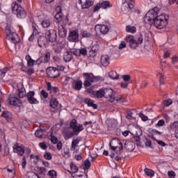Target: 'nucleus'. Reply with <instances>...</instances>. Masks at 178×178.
<instances>
[{
    "label": "nucleus",
    "mask_w": 178,
    "mask_h": 178,
    "mask_svg": "<svg viewBox=\"0 0 178 178\" xmlns=\"http://www.w3.org/2000/svg\"><path fill=\"white\" fill-rule=\"evenodd\" d=\"M34 63H35V60H33V58L27 61V65L29 67H33V66H34Z\"/></svg>",
    "instance_id": "obj_55"
},
{
    "label": "nucleus",
    "mask_w": 178,
    "mask_h": 178,
    "mask_svg": "<svg viewBox=\"0 0 178 178\" xmlns=\"http://www.w3.org/2000/svg\"><path fill=\"white\" fill-rule=\"evenodd\" d=\"M110 148L111 149H112V151H116V149H119L118 151V154H122V151L123 149V144L122 143V142L120 141V140H119L118 138H113L109 144Z\"/></svg>",
    "instance_id": "obj_5"
},
{
    "label": "nucleus",
    "mask_w": 178,
    "mask_h": 178,
    "mask_svg": "<svg viewBox=\"0 0 178 178\" xmlns=\"http://www.w3.org/2000/svg\"><path fill=\"white\" fill-rule=\"evenodd\" d=\"M100 8H102V9H108V8H112V4L109 1H103L102 3H99L95 6L93 12H98Z\"/></svg>",
    "instance_id": "obj_9"
},
{
    "label": "nucleus",
    "mask_w": 178,
    "mask_h": 178,
    "mask_svg": "<svg viewBox=\"0 0 178 178\" xmlns=\"http://www.w3.org/2000/svg\"><path fill=\"white\" fill-rule=\"evenodd\" d=\"M1 118H5L7 122H10L12 120V118L9 117L8 111H3L1 114Z\"/></svg>",
    "instance_id": "obj_40"
},
{
    "label": "nucleus",
    "mask_w": 178,
    "mask_h": 178,
    "mask_svg": "<svg viewBox=\"0 0 178 178\" xmlns=\"http://www.w3.org/2000/svg\"><path fill=\"white\" fill-rule=\"evenodd\" d=\"M80 55L83 56H86L87 55V49L86 48H81L79 49Z\"/></svg>",
    "instance_id": "obj_53"
},
{
    "label": "nucleus",
    "mask_w": 178,
    "mask_h": 178,
    "mask_svg": "<svg viewBox=\"0 0 178 178\" xmlns=\"http://www.w3.org/2000/svg\"><path fill=\"white\" fill-rule=\"evenodd\" d=\"M168 129L170 131H176V129H178V121H175L171 124H170V127Z\"/></svg>",
    "instance_id": "obj_30"
},
{
    "label": "nucleus",
    "mask_w": 178,
    "mask_h": 178,
    "mask_svg": "<svg viewBox=\"0 0 178 178\" xmlns=\"http://www.w3.org/2000/svg\"><path fill=\"white\" fill-rule=\"evenodd\" d=\"M6 173H10V177H7L6 178H13L15 177V172L13 170L8 169Z\"/></svg>",
    "instance_id": "obj_52"
},
{
    "label": "nucleus",
    "mask_w": 178,
    "mask_h": 178,
    "mask_svg": "<svg viewBox=\"0 0 178 178\" xmlns=\"http://www.w3.org/2000/svg\"><path fill=\"white\" fill-rule=\"evenodd\" d=\"M97 26H99L100 32L104 35H105V34H108V33L109 32V27H108V26L106 25H97Z\"/></svg>",
    "instance_id": "obj_26"
},
{
    "label": "nucleus",
    "mask_w": 178,
    "mask_h": 178,
    "mask_svg": "<svg viewBox=\"0 0 178 178\" xmlns=\"http://www.w3.org/2000/svg\"><path fill=\"white\" fill-rule=\"evenodd\" d=\"M71 52H72V54L75 55V56H81L80 49H73Z\"/></svg>",
    "instance_id": "obj_50"
},
{
    "label": "nucleus",
    "mask_w": 178,
    "mask_h": 178,
    "mask_svg": "<svg viewBox=\"0 0 178 178\" xmlns=\"http://www.w3.org/2000/svg\"><path fill=\"white\" fill-rule=\"evenodd\" d=\"M49 104H50L51 108H52L53 109H56V108H58V105H59V102L55 98H52L50 100V103Z\"/></svg>",
    "instance_id": "obj_28"
},
{
    "label": "nucleus",
    "mask_w": 178,
    "mask_h": 178,
    "mask_svg": "<svg viewBox=\"0 0 178 178\" xmlns=\"http://www.w3.org/2000/svg\"><path fill=\"white\" fill-rule=\"evenodd\" d=\"M53 60H54V62H56V63H60V57L58 56H53Z\"/></svg>",
    "instance_id": "obj_62"
},
{
    "label": "nucleus",
    "mask_w": 178,
    "mask_h": 178,
    "mask_svg": "<svg viewBox=\"0 0 178 178\" xmlns=\"http://www.w3.org/2000/svg\"><path fill=\"white\" fill-rule=\"evenodd\" d=\"M124 148L129 152H133V151H134V148H136V145L131 141L127 140L124 143Z\"/></svg>",
    "instance_id": "obj_15"
},
{
    "label": "nucleus",
    "mask_w": 178,
    "mask_h": 178,
    "mask_svg": "<svg viewBox=\"0 0 178 178\" xmlns=\"http://www.w3.org/2000/svg\"><path fill=\"white\" fill-rule=\"evenodd\" d=\"M6 38V40H11V42H13V44H19V42L16 40L17 38H19V35L16 33L8 35Z\"/></svg>",
    "instance_id": "obj_20"
},
{
    "label": "nucleus",
    "mask_w": 178,
    "mask_h": 178,
    "mask_svg": "<svg viewBox=\"0 0 178 178\" xmlns=\"http://www.w3.org/2000/svg\"><path fill=\"white\" fill-rule=\"evenodd\" d=\"M44 60L48 63L51 60V53L49 51L47 52L44 56Z\"/></svg>",
    "instance_id": "obj_49"
},
{
    "label": "nucleus",
    "mask_w": 178,
    "mask_h": 178,
    "mask_svg": "<svg viewBox=\"0 0 178 178\" xmlns=\"http://www.w3.org/2000/svg\"><path fill=\"white\" fill-rule=\"evenodd\" d=\"M67 40L71 42H79V31H70V34L68 35Z\"/></svg>",
    "instance_id": "obj_8"
},
{
    "label": "nucleus",
    "mask_w": 178,
    "mask_h": 178,
    "mask_svg": "<svg viewBox=\"0 0 178 178\" xmlns=\"http://www.w3.org/2000/svg\"><path fill=\"white\" fill-rule=\"evenodd\" d=\"M134 141H136V143H137V144H140V140H141V138H140V136H138V135L134 136Z\"/></svg>",
    "instance_id": "obj_63"
},
{
    "label": "nucleus",
    "mask_w": 178,
    "mask_h": 178,
    "mask_svg": "<svg viewBox=\"0 0 178 178\" xmlns=\"http://www.w3.org/2000/svg\"><path fill=\"white\" fill-rule=\"evenodd\" d=\"M98 51H99V45L94 44L92 47V51H90V56L95 58V56H97V52H98Z\"/></svg>",
    "instance_id": "obj_23"
},
{
    "label": "nucleus",
    "mask_w": 178,
    "mask_h": 178,
    "mask_svg": "<svg viewBox=\"0 0 178 178\" xmlns=\"http://www.w3.org/2000/svg\"><path fill=\"white\" fill-rule=\"evenodd\" d=\"M12 12L14 15H16L19 19H24L27 16V13L17 2H14L11 6Z\"/></svg>",
    "instance_id": "obj_2"
},
{
    "label": "nucleus",
    "mask_w": 178,
    "mask_h": 178,
    "mask_svg": "<svg viewBox=\"0 0 178 178\" xmlns=\"http://www.w3.org/2000/svg\"><path fill=\"white\" fill-rule=\"evenodd\" d=\"M124 4L127 5V10H131L134 8L133 0H125Z\"/></svg>",
    "instance_id": "obj_27"
},
{
    "label": "nucleus",
    "mask_w": 178,
    "mask_h": 178,
    "mask_svg": "<svg viewBox=\"0 0 178 178\" xmlns=\"http://www.w3.org/2000/svg\"><path fill=\"white\" fill-rule=\"evenodd\" d=\"M41 24L44 29H48V27L51 26V20L44 19L43 21H42Z\"/></svg>",
    "instance_id": "obj_35"
},
{
    "label": "nucleus",
    "mask_w": 178,
    "mask_h": 178,
    "mask_svg": "<svg viewBox=\"0 0 178 178\" xmlns=\"http://www.w3.org/2000/svg\"><path fill=\"white\" fill-rule=\"evenodd\" d=\"M81 35L83 37V38H88L91 37V33L87 31L82 30L81 31Z\"/></svg>",
    "instance_id": "obj_37"
},
{
    "label": "nucleus",
    "mask_w": 178,
    "mask_h": 178,
    "mask_svg": "<svg viewBox=\"0 0 178 178\" xmlns=\"http://www.w3.org/2000/svg\"><path fill=\"white\" fill-rule=\"evenodd\" d=\"M125 41L127 42H129V45L133 49H136L137 48V40H136V38H134V36L133 35L127 36L125 38Z\"/></svg>",
    "instance_id": "obj_11"
},
{
    "label": "nucleus",
    "mask_w": 178,
    "mask_h": 178,
    "mask_svg": "<svg viewBox=\"0 0 178 178\" xmlns=\"http://www.w3.org/2000/svg\"><path fill=\"white\" fill-rule=\"evenodd\" d=\"M72 88L76 91H80L81 88H83V82L81 81H75L72 84Z\"/></svg>",
    "instance_id": "obj_24"
},
{
    "label": "nucleus",
    "mask_w": 178,
    "mask_h": 178,
    "mask_svg": "<svg viewBox=\"0 0 178 178\" xmlns=\"http://www.w3.org/2000/svg\"><path fill=\"white\" fill-rule=\"evenodd\" d=\"M139 116L142 120H143V122H147V120H148V117L144 115L143 113H140Z\"/></svg>",
    "instance_id": "obj_56"
},
{
    "label": "nucleus",
    "mask_w": 178,
    "mask_h": 178,
    "mask_svg": "<svg viewBox=\"0 0 178 178\" xmlns=\"http://www.w3.org/2000/svg\"><path fill=\"white\" fill-rule=\"evenodd\" d=\"M108 76L111 77V79H113V80H118V79H119V74H118L116 71H111L108 73Z\"/></svg>",
    "instance_id": "obj_33"
},
{
    "label": "nucleus",
    "mask_w": 178,
    "mask_h": 178,
    "mask_svg": "<svg viewBox=\"0 0 178 178\" xmlns=\"http://www.w3.org/2000/svg\"><path fill=\"white\" fill-rule=\"evenodd\" d=\"M79 143H80V140L78 138L73 140L72 142V148L73 149H76V148L78 147L77 144H79Z\"/></svg>",
    "instance_id": "obj_43"
},
{
    "label": "nucleus",
    "mask_w": 178,
    "mask_h": 178,
    "mask_svg": "<svg viewBox=\"0 0 178 178\" xmlns=\"http://www.w3.org/2000/svg\"><path fill=\"white\" fill-rule=\"evenodd\" d=\"M126 31H127V33H134L137 31V29H136L135 26H131L130 25H128L126 27Z\"/></svg>",
    "instance_id": "obj_36"
},
{
    "label": "nucleus",
    "mask_w": 178,
    "mask_h": 178,
    "mask_svg": "<svg viewBox=\"0 0 178 178\" xmlns=\"http://www.w3.org/2000/svg\"><path fill=\"white\" fill-rule=\"evenodd\" d=\"M113 95H115V92L112 89H104V97L106 98L107 101L110 102H113Z\"/></svg>",
    "instance_id": "obj_10"
},
{
    "label": "nucleus",
    "mask_w": 178,
    "mask_h": 178,
    "mask_svg": "<svg viewBox=\"0 0 178 178\" xmlns=\"http://www.w3.org/2000/svg\"><path fill=\"white\" fill-rule=\"evenodd\" d=\"M70 169L72 173H77L79 172V168L73 163H70Z\"/></svg>",
    "instance_id": "obj_39"
},
{
    "label": "nucleus",
    "mask_w": 178,
    "mask_h": 178,
    "mask_svg": "<svg viewBox=\"0 0 178 178\" xmlns=\"http://www.w3.org/2000/svg\"><path fill=\"white\" fill-rule=\"evenodd\" d=\"M45 36L50 42H55L58 35H56V31L54 29L48 30L45 33Z\"/></svg>",
    "instance_id": "obj_7"
},
{
    "label": "nucleus",
    "mask_w": 178,
    "mask_h": 178,
    "mask_svg": "<svg viewBox=\"0 0 178 178\" xmlns=\"http://www.w3.org/2000/svg\"><path fill=\"white\" fill-rule=\"evenodd\" d=\"M26 165H27V161H26V156H24L22 158V169H26Z\"/></svg>",
    "instance_id": "obj_58"
},
{
    "label": "nucleus",
    "mask_w": 178,
    "mask_h": 178,
    "mask_svg": "<svg viewBox=\"0 0 178 178\" xmlns=\"http://www.w3.org/2000/svg\"><path fill=\"white\" fill-rule=\"evenodd\" d=\"M83 84L84 87L87 88V87H90V86H91V82L88 79H86Z\"/></svg>",
    "instance_id": "obj_61"
},
{
    "label": "nucleus",
    "mask_w": 178,
    "mask_h": 178,
    "mask_svg": "<svg viewBox=\"0 0 178 178\" xmlns=\"http://www.w3.org/2000/svg\"><path fill=\"white\" fill-rule=\"evenodd\" d=\"M34 95H35L34 91H30L26 94V98L29 104H38V101L34 97Z\"/></svg>",
    "instance_id": "obj_13"
},
{
    "label": "nucleus",
    "mask_w": 178,
    "mask_h": 178,
    "mask_svg": "<svg viewBox=\"0 0 178 178\" xmlns=\"http://www.w3.org/2000/svg\"><path fill=\"white\" fill-rule=\"evenodd\" d=\"M70 129H72L73 131L70 132L69 131H66L64 133L65 140H69V138H72V137H74V136H79V133L84 130L83 124H78L76 119H73L70 121Z\"/></svg>",
    "instance_id": "obj_1"
},
{
    "label": "nucleus",
    "mask_w": 178,
    "mask_h": 178,
    "mask_svg": "<svg viewBox=\"0 0 178 178\" xmlns=\"http://www.w3.org/2000/svg\"><path fill=\"white\" fill-rule=\"evenodd\" d=\"M172 103H173V102L172 101V99H168L163 102V105H164V106H170V105H172Z\"/></svg>",
    "instance_id": "obj_51"
},
{
    "label": "nucleus",
    "mask_w": 178,
    "mask_h": 178,
    "mask_svg": "<svg viewBox=\"0 0 178 178\" xmlns=\"http://www.w3.org/2000/svg\"><path fill=\"white\" fill-rule=\"evenodd\" d=\"M44 158L47 161H51L52 159V154H51V152H47L44 154Z\"/></svg>",
    "instance_id": "obj_48"
},
{
    "label": "nucleus",
    "mask_w": 178,
    "mask_h": 178,
    "mask_svg": "<svg viewBox=\"0 0 178 178\" xmlns=\"http://www.w3.org/2000/svg\"><path fill=\"white\" fill-rule=\"evenodd\" d=\"M136 41V47H138V44H141L144 39L143 38V34H140L138 37L135 38Z\"/></svg>",
    "instance_id": "obj_38"
},
{
    "label": "nucleus",
    "mask_w": 178,
    "mask_h": 178,
    "mask_svg": "<svg viewBox=\"0 0 178 178\" xmlns=\"http://www.w3.org/2000/svg\"><path fill=\"white\" fill-rule=\"evenodd\" d=\"M65 62H70L73 59V54L71 51H65L63 56Z\"/></svg>",
    "instance_id": "obj_21"
},
{
    "label": "nucleus",
    "mask_w": 178,
    "mask_h": 178,
    "mask_svg": "<svg viewBox=\"0 0 178 178\" xmlns=\"http://www.w3.org/2000/svg\"><path fill=\"white\" fill-rule=\"evenodd\" d=\"M95 97H97V98H102L103 97H105V90L100 89L99 90L97 91Z\"/></svg>",
    "instance_id": "obj_34"
},
{
    "label": "nucleus",
    "mask_w": 178,
    "mask_h": 178,
    "mask_svg": "<svg viewBox=\"0 0 178 178\" xmlns=\"http://www.w3.org/2000/svg\"><path fill=\"white\" fill-rule=\"evenodd\" d=\"M26 72L29 76H31V74H33L35 71H34V68H33V67H31V68L27 70Z\"/></svg>",
    "instance_id": "obj_59"
},
{
    "label": "nucleus",
    "mask_w": 178,
    "mask_h": 178,
    "mask_svg": "<svg viewBox=\"0 0 178 178\" xmlns=\"http://www.w3.org/2000/svg\"><path fill=\"white\" fill-rule=\"evenodd\" d=\"M94 5V2L90 0H86L84 5H82V9H88L90 6Z\"/></svg>",
    "instance_id": "obj_32"
},
{
    "label": "nucleus",
    "mask_w": 178,
    "mask_h": 178,
    "mask_svg": "<svg viewBox=\"0 0 178 178\" xmlns=\"http://www.w3.org/2000/svg\"><path fill=\"white\" fill-rule=\"evenodd\" d=\"M83 77H86L90 83H95V81H97V79L98 77L94 76V74L92 73H83Z\"/></svg>",
    "instance_id": "obj_17"
},
{
    "label": "nucleus",
    "mask_w": 178,
    "mask_h": 178,
    "mask_svg": "<svg viewBox=\"0 0 178 178\" xmlns=\"http://www.w3.org/2000/svg\"><path fill=\"white\" fill-rule=\"evenodd\" d=\"M146 147H149V148H152V142L149 138H145L144 140Z\"/></svg>",
    "instance_id": "obj_47"
},
{
    "label": "nucleus",
    "mask_w": 178,
    "mask_h": 178,
    "mask_svg": "<svg viewBox=\"0 0 178 178\" xmlns=\"http://www.w3.org/2000/svg\"><path fill=\"white\" fill-rule=\"evenodd\" d=\"M6 35H12V34H15V33L12 32V27L10 26V25L6 26Z\"/></svg>",
    "instance_id": "obj_42"
},
{
    "label": "nucleus",
    "mask_w": 178,
    "mask_h": 178,
    "mask_svg": "<svg viewBox=\"0 0 178 178\" xmlns=\"http://www.w3.org/2000/svg\"><path fill=\"white\" fill-rule=\"evenodd\" d=\"M85 104H87L88 106H90L93 108V109H98V105L94 104V101H92L90 98H86L84 99Z\"/></svg>",
    "instance_id": "obj_22"
},
{
    "label": "nucleus",
    "mask_w": 178,
    "mask_h": 178,
    "mask_svg": "<svg viewBox=\"0 0 178 178\" xmlns=\"http://www.w3.org/2000/svg\"><path fill=\"white\" fill-rule=\"evenodd\" d=\"M42 134H44V131L42 129H38L35 133V137H38V138H42Z\"/></svg>",
    "instance_id": "obj_41"
},
{
    "label": "nucleus",
    "mask_w": 178,
    "mask_h": 178,
    "mask_svg": "<svg viewBox=\"0 0 178 178\" xmlns=\"http://www.w3.org/2000/svg\"><path fill=\"white\" fill-rule=\"evenodd\" d=\"M145 173L147 175V176H149L150 177L154 176V171L148 168L145 169Z\"/></svg>",
    "instance_id": "obj_45"
},
{
    "label": "nucleus",
    "mask_w": 178,
    "mask_h": 178,
    "mask_svg": "<svg viewBox=\"0 0 178 178\" xmlns=\"http://www.w3.org/2000/svg\"><path fill=\"white\" fill-rule=\"evenodd\" d=\"M8 101L10 105H14L15 106H20L22 105V102L19 99V98L16 97H11L8 99Z\"/></svg>",
    "instance_id": "obj_16"
},
{
    "label": "nucleus",
    "mask_w": 178,
    "mask_h": 178,
    "mask_svg": "<svg viewBox=\"0 0 178 178\" xmlns=\"http://www.w3.org/2000/svg\"><path fill=\"white\" fill-rule=\"evenodd\" d=\"M47 91L49 92V94H56L58 91H59V88L58 87H52V84L51 82H47Z\"/></svg>",
    "instance_id": "obj_18"
},
{
    "label": "nucleus",
    "mask_w": 178,
    "mask_h": 178,
    "mask_svg": "<svg viewBox=\"0 0 178 178\" xmlns=\"http://www.w3.org/2000/svg\"><path fill=\"white\" fill-rule=\"evenodd\" d=\"M49 140H50L53 144H57L58 143V138L54 135H50L49 136Z\"/></svg>",
    "instance_id": "obj_44"
},
{
    "label": "nucleus",
    "mask_w": 178,
    "mask_h": 178,
    "mask_svg": "<svg viewBox=\"0 0 178 178\" xmlns=\"http://www.w3.org/2000/svg\"><path fill=\"white\" fill-rule=\"evenodd\" d=\"M156 10H158V8L155 7L154 9L148 11L144 17V22L147 24H154V22L158 17V12Z\"/></svg>",
    "instance_id": "obj_3"
},
{
    "label": "nucleus",
    "mask_w": 178,
    "mask_h": 178,
    "mask_svg": "<svg viewBox=\"0 0 178 178\" xmlns=\"http://www.w3.org/2000/svg\"><path fill=\"white\" fill-rule=\"evenodd\" d=\"M54 50L56 54H62V47H54Z\"/></svg>",
    "instance_id": "obj_57"
},
{
    "label": "nucleus",
    "mask_w": 178,
    "mask_h": 178,
    "mask_svg": "<svg viewBox=\"0 0 178 178\" xmlns=\"http://www.w3.org/2000/svg\"><path fill=\"white\" fill-rule=\"evenodd\" d=\"M38 44L40 48L47 47V44H48V38L46 36H40L38 39Z\"/></svg>",
    "instance_id": "obj_14"
},
{
    "label": "nucleus",
    "mask_w": 178,
    "mask_h": 178,
    "mask_svg": "<svg viewBox=\"0 0 178 178\" xmlns=\"http://www.w3.org/2000/svg\"><path fill=\"white\" fill-rule=\"evenodd\" d=\"M101 63H102V66H104V67L109 66V63H110L109 56H108V55L102 56Z\"/></svg>",
    "instance_id": "obj_19"
},
{
    "label": "nucleus",
    "mask_w": 178,
    "mask_h": 178,
    "mask_svg": "<svg viewBox=\"0 0 178 178\" xmlns=\"http://www.w3.org/2000/svg\"><path fill=\"white\" fill-rule=\"evenodd\" d=\"M9 70H10V68L8 67H6L0 70V79H3V77H5V74H6V73L9 72Z\"/></svg>",
    "instance_id": "obj_31"
},
{
    "label": "nucleus",
    "mask_w": 178,
    "mask_h": 178,
    "mask_svg": "<svg viewBox=\"0 0 178 178\" xmlns=\"http://www.w3.org/2000/svg\"><path fill=\"white\" fill-rule=\"evenodd\" d=\"M46 73L47 77H51V79H56L60 74V72L54 67H49L46 70Z\"/></svg>",
    "instance_id": "obj_6"
},
{
    "label": "nucleus",
    "mask_w": 178,
    "mask_h": 178,
    "mask_svg": "<svg viewBox=\"0 0 178 178\" xmlns=\"http://www.w3.org/2000/svg\"><path fill=\"white\" fill-rule=\"evenodd\" d=\"M91 166V162L89 159H86L84 162L83 169H90Z\"/></svg>",
    "instance_id": "obj_46"
},
{
    "label": "nucleus",
    "mask_w": 178,
    "mask_h": 178,
    "mask_svg": "<svg viewBox=\"0 0 178 178\" xmlns=\"http://www.w3.org/2000/svg\"><path fill=\"white\" fill-rule=\"evenodd\" d=\"M58 34L61 38H65L67 34V30H66L63 26H61V29L60 27H58Z\"/></svg>",
    "instance_id": "obj_25"
},
{
    "label": "nucleus",
    "mask_w": 178,
    "mask_h": 178,
    "mask_svg": "<svg viewBox=\"0 0 178 178\" xmlns=\"http://www.w3.org/2000/svg\"><path fill=\"white\" fill-rule=\"evenodd\" d=\"M39 147H40L42 149H47L48 148V146H47V144L44 142L39 143Z\"/></svg>",
    "instance_id": "obj_60"
},
{
    "label": "nucleus",
    "mask_w": 178,
    "mask_h": 178,
    "mask_svg": "<svg viewBox=\"0 0 178 178\" xmlns=\"http://www.w3.org/2000/svg\"><path fill=\"white\" fill-rule=\"evenodd\" d=\"M156 127H161L162 126H165V120H159L158 123L156 124Z\"/></svg>",
    "instance_id": "obj_54"
},
{
    "label": "nucleus",
    "mask_w": 178,
    "mask_h": 178,
    "mask_svg": "<svg viewBox=\"0 0 178 178\" xmlns=\"http://www.w3.org/2000/svg\"><path fill=\"white\" fill-rule=\"evenodd\" d=\"M169 19V16H165L163 15L158 16L154 21L153 24L157 29H164L168 26V20Z\"/></svg>",
    "instance_id": "obj_4"
},
{
    "label": "nucleus",
    "mask_w": 178,
    "mask_h": 178,
    "mask_svg": "<svg viewBox=\"0 0 178 178\" xmlns=\"http://www.w3.org/2000/svg\"><path fill=\"white\" fill-rule=\"evenodd\" d=\"M54 18V22H56V23H60V21L62 20V10H60V11L56 13Z\"/></svg>",
    "instance_id": "obj_29"
},
{
    "label": "nucleus",
    "mask_w": 178,
    "mask_h": 178,
    "mask_svg": "<svg viewBox=\"0 0 178 178\" xmlns=\"http://www.w3.org/2000/svg\"><path fill=\"white\" fill-rule=\"evenodd\" d=\"M13 152L18 154L20 156H23V154H24V146L23 145L19 146L18 143L15 144L13 146Z\"/></svg>",
    "instance_id": "obj_12"
},
{
    "label": "nucleus",
    "mask_w": 178,
    "mask_h": 178,
    "mask_svg": "<svg viewBox=\"0 0 178 178\" xmlns=\"http://www.w3.org/2000/svg\"><path fill=\"white\" fill-rule=\"evenodd\" d=\"M48 174L50 177H54V176H56V172L55 170H50L49 171Z\"/></svg>",
    "instance_id": "obj_64"
}]
</instances>
